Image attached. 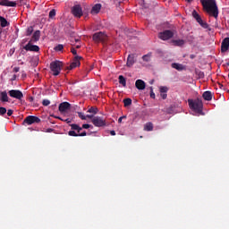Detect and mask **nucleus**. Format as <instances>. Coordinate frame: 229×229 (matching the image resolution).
I'll list each match as a JSON object with an SVG mask.
<instances>
[{"label":"nucleus","instance_id":"f257e3e1","mask_svg":"<svg viewBox=\"0 0 229 229\" xmlns=\"http://www.w3.org/2000/svg\"><path fill=\"white\" fill-rule=\"evenodd\" d=\"M200 3L207 13L210 15V17H214L217 19L219 16V9L217 8V4L216 0H200Z\"/></svg>","mask_w":229,"mask_h":229},{"label":"nucleus","instance_id":"f03ea898","mask_svg":"<svg viewBox=\"0 0 229 229\" xmlns=\"http://www.w3.org/2000/svg\"><path fill=\"white\" fill-rule=\"evenodd\" d=\"M189 106L195 114H199V115H203V102L199 99L192 100L189 99L188 100Z\"/></svg>","mask_w":229,"mask_h":229},{"label":"nucleus","instance_id":"7ed1b4c3","mask_svg":"<svg viewBox=\"0 0 229 229\" xmlns=\"http://www.w3.org/2000/svg\"><path fill=\"white\" fill-rule=\"evenodd\" d=\"M63 65L64 63L61 61H54L50 64V69L54 76H58V74H60Z\"/></svg>","mask_w":229,"mask_h":229},{"label":"nucleus","instance_id":"20e7f679","mask_svg":"<svg viewBox=\"0 0 229 229\" xmlns=\"http://www.w3.org/2000/svg\"><path fill=\"white\" fill-rule=\"evenodd\" d=\"M91 123L96 126V128H103L106 126V120L101 116H94Z\"/></svg>","mask_w":229,"mask_h":229},{"label":"nucleus","instance_id":"39448f33","mask_svg":"<svg viewBox=\"0 0 229 229\" xmlns=\"http://www.w3.org/2000/svg\"><path fill=\"white\" fill-rule=\"evenodd\" d=\"M9 96L10 98H13L14 99H18L19 101H21L22 98H24V94H22V91L19 89L9 90Z\"/></svg>","mask_w":229,"mask_h":229},{"label":"nucleus","instance_id":"423d86ee","mask_svg":"<svg viewBox=\"0 0 229 229\" xmlns=\"http://www.w3.org/2000/svg\"><path fill=\"white\" fill-rule=\"evenodd\" d=\"M192 16L194 17V19H196L197 22H199V24H200V26L202 28H205V29L208 28V24L207 22L203 21V20H201V16H199L198 12L193 11Z\"/></svg>","mask_w":229,"mask_h":229},{"label":"nucleus","instance_id":"0eeeda50","mask_svg":"<svg viewBox=\"0 0 229 229\" xmlns=\"http://www.w3.org/2000/svg\"><path fill=\"white\" fill-rule=\"evenodd\" d=\"M93 40L95 42H105L106 40V34L105 32H97L93 35Z\"/></svg>","mask_w":229,"mask_h":229},{"label":"nucleus","instance_id":"6e6552de","mask_svg":"<svg viewBox=\"0 0 229 229\" xmlns=\"http://www.w3.org/2000/svg\"><path fill=\"white\" fill-rule=\"evenodd\" d=\"M174 34L171 30H165L163 32H160L158 37L161 38V40H169V38H173V36Z\"/></svg>","mask_w":229,"mask_h":229},{"label":"nucleus","instance_id":"1a4fd4ad","mask_svg":"<svg viewBox=\"0 0 229 229\" xmlns=\"http://www.w3.org/2000/svg\"><path fill=\"white\" fill-rule=\"evenodd\" d=\"M24 123L29 125L38 123H40V118H38L37 116H33V115H29L24 120Z\"/></svg>","mask_w":229,"mask_h":229},{"label":"nucleus","instance_id":"9d476101","mask_svg":"<svg viewBox=\"0 0 229 229\" xmlns=\"http://www.w3.org/2000/svg\"><path fill=\"white\" fill-rule=\"evenodd\" d=\"M72 15H74V17H81V15H83V11L81 10V5H74L72 8Z\"/></svg>","mask_w":229,"mask_h":229},{"label":"nucleus","instance_id":"9b49d317","mask_svg":"<svg viewBox=\"0 0 229 229\" xmlns=\"http://www.w3.org/2000/svg\"><path fill=\"white\" fill-rule=\"evenodd\" d=\"M68 110H71V104L68 102H63L59 105V112H61V114H66Z\"/></svg>","mask_w":229,"mask_h":229},{"label":"nucleus","instance_id":"f8f14e48","mask_svg":"<svg viewBox=\"0 0 229 229\" xmlns=\"http://www.w3.org/2000/svg\"><path fill=\"white\" fill-rule=\"evenodd\" d=\"M23 49H25V51H34V53H38V51H40V47H38V46L32 45L31 43L27 44Z\"/></svg>","mask_w":229,"mask_h":229},{"label":"nucleus","instance_id":"ddd939ff","mask_svg":"<svg viewBox=\"0 0 229 229\" xmlns=\"http://www.w3.org/2000/svg\"><path fill=\"white\" fill-rule=\"evenodd\" d=\"M229 49V38H224L221 45V51L226 53Z\"/></svg>","mask_w":229,"mask_h":229},{"label":"nucleus","instance_id":"4468645a","mask_svg":"<svg viewBox=\"0 0 229 229\" xmlns=\"http://www.w3.org/2000/svg\"><path fill=\"white\" fill-rule=\"evenodd\" d=\"M80 60H81V56L76 55L70 65V69H76V67H80Z\"/></svg>","mask_w":229,"mask_h":229},{"label":"nucleus","instance_id":"2eb2a0df","mask_svg":"<svg viewBox=\"0 0 229 229\" xmlns=\"http://www.w3.org/2000/svg\"><path fill=\"white\" fill-rule=\"evenodd\" d=\"M135 87L138 90H144L146 89V82L142 80H137L135 82Z\"/></svg>","mask_w":229,"mask_h":229},{"label":"nucleus","instance_id":"dca6fc26","mask_svg":"<svg viewBox=\"0 0 229 229\" xmlns=\"http://www.w3.org/2000/svg\"><path fill=\"white\" fill-rule=\"evenodd\" d=\"M0 6H11V7H14L17 6V3L15 2H12L10 0H2L0 2Z\"/></svg>","mask_w":229,"mask_h":229},{"label":"nucleus","instance_id":"f3484780","mask_svg":"<svg viewBox=\"0 0 229 229\" xmlns=\"http://www.w3.org/2000/svg\"><path fill=\"white\" fill-rule=\"evenodd\" d=\"M68 134L70 135V137H85L87 135V132L83 131L80 133L78 131L76 132V131H70Z\"/></svg>","mask_w":229,"mask_h":229},{"label":"nucleus","instance_id":"a211bd4d","mask_svg":"<svg viewBox=\"0 0 229 229\" xmlns=\"http://www.w3.org/2000/svg\"><path fill=\"white\" fill-rule=\"evenodd\" d=\"M0 101H2V103H8L9 98L6 91H0Z\"/></svg>","mask_w":229,"mask_h":229},{"label":"nucleus","instance_id":"6ab92c4d","mask_svg":"<svg viewBox=\"0 0 229 229\" xmlns=\"http://www.w3.org/2000/svg\"><path fill=\"white\" fill-rule=\"evenodd\" d=\"M100 10H101V4H95L91 9L92 15H96V13H99Z\"/></svg>","mask_w":229,"mask_h":229},{"label":"nucleus","instance_id":"aec40b11","mask_svg":"<svg viewBox=\"0 0 229 229\" xmlns=\"http://www.w3.org/2000/svg\"><path fill=\"white\" fill-rule=\"evenodd\" d=\"M135 64V58L133 55H129L127 59V67H131Z\"/></svg>","mask_w":229,"mask_h":229},{"label":"nucleus","instance_id":"412c9836","mask_svg":"<svg viewBox=\"0 0 229 229\" xmlns=\"http://www.w3.org/2000/svg\"><path fill=\"white\" fill-rule=\"evenodd\" d=\"M173 69H176V71H183L185 69V66L183 64L174 63L172 64Z\"/></svg>","mask_w":229,"mask_h":229},{"label":"nucleus","instance_id":"4be33fe9","mask_svg":"<svg viewBox=\"0 0 229 229\" xmlns=\"http://www.w3.org/2000/svg\"><path fill=\"white\" fill-rule=\"evenodd\" d=\"M202 97L206 101H212V92L210 91H205Z\"/></svg>","mask_w":229,"mask_h":229},{"label":"nucleus","instance_id":"5701e85b","mask_svg":"<svg viewBox=\"0 0 229 229\" xmlns=\"http://www.w3.org/2000/svg\"><path fill=\"white\" fill-rule=\"evenodd\" d=\"M8 24H10V23H8V21H6V20L4 19V17L0 16V26H1L2 28H6V26H8Z\"/></svg>","mask_w":229,"mask_h":229},{"label":"nucleus","instance_id":"b1692460","mask_svg":"<svg viewBox=\"0 0 229 229\" xmlns=\"http://www.w3.org/2000/svg\"><path fill=\"white\" fill-rule=\"evenodd\" d=\"M32 38L34 42L38 41V39L40 38V30H36L33 34Z\"/></svg>","mask_w":229,"mask_h":229},{"label":"nucleus","instance_id":"393cba45","mask_svg":"<svg viewBox=\"0 0 229 229\" xmlns=\"http://www.w3.org/2000/svg\"><path fill=\"white\" fill-rule=\"evenodd\" d=\"M118 80H119L120 85H123V87H126V79L124 78V76L120 75L118 77Z\"/></svg>","mask_w":229,"mask_h":229},{"label":"nucleus","instance_id":"a878e982","mask_svg":"<svg viewBox=\"0 0 229 229\" xmlns=\"http://www.w3.org/2000/svg\"><path fill=\"white\" fill-rule=\"evenodd\" d=\"M71 128L72 130H75V131H78V133H80V131H81L82 130V128L80 127V125L74 123L71 125Z\"/></svg>","mask_w":229,"mask_h":229},{"label":"nucleus","instance_id":"bb28decb","mask_svg":"<svg viewBox=\"0 0 229 229\" xmlns=\"http://www.w3.org/2000/svg\"><path fill=\"white\" fill-rule=\"evenodd\" d=\"M168 90H169V88H167L166 86H160L159 87L160 94L167 93Z\"/></svg>","mask_w":229,"mask_h":229},{"label":"nucleus","instance_id":"cd10ccee","mask_svg":"<svg viewBox=\"0 0 229 229\" xmlns=\"http://www.w3.org/2000/svg\"><path fill=\"white\" fill-rule=\"evenodd\" d=\"M144 130H146V131H153V123H148L145 125Z\"/></svg>","mask_w":229,"mask_h":229},{"label":"nucleus","instance_id":"c85d7f7f","mask_svg":"<svg viewBox=\"0 0 229 229\" xmlns=\"http://www.w3.org/2000/svg\"><path fill=\"white\" fill-rule=\"evenodd\" d=\"M174 46H183L185 44V41L183 39H176L174 40Z\"/></svg>","mask_w":229,"mask_h":229},{"label":"nucleus","instance_id":"c756f323","mask_svg":"<svg viewBox=\"0 0 229 229\" xmlns=\"http://www.w3.org/2000/svg\"><path fill=\"white\" fill-rule=\"evenodd\" d=\"M98 107H90L88 110V114H93V115H96V114H98Z\"/></svg>","mask_w":229,"mask_h":229},{"label":"nucleus","instance_id":"7c9ffc66","mask_svg":"<svg viewBox=\"0 0 229 229\" xmlns=\"http://www.w3.org/2000/svg\"><path fill=\"white\" fill-rule=\"evenodd\" d=\"M78 115H79L80 119H81V121H87V115H85V114L79 112Z\"/></svg>","mask_w":229,"mask_h":229},{"label":"nucleus","instance_id":"2f4dec72","mask_svg":"<svg viewBox=\"0 0 229 229\" xmlns=\"http://www.w3.org/2000/svg\"><path fill=\"white\" fill-rule=\"evenodd\" d=\"M124 103V106H130V105H131V98H125L123 100Z\"/></svg>","mask_w":229,"mask_h":229},{"label":"nucleus","instance_id":"473e14b6","mask_svg":"<svg viewBox=\"0 0 229 229\" xmlns=\"http://www.w3.org/2000/svg\"><path fill=\"white\" fill-rule=\"evenodd\" d=\"M142 60H144V62H149V60H151V55H145L142 56Z\"/></svg>","mask_w":229,"mask_h":229},{"label":"nucleus","instance_id":"72a5a7b5","mask_svg":"<svg viewBox=\"0 0 229 229\" xmlns=\"http://www.w3.org/2000/svg\"><path fill=\"white\" fill-rule=\"evenodd\" d=\"M42 105L43 106H49V105H51V101H49L48 99H44L42 101Z\"/></svg>","mask_w":229,"mask_h":229},{"label":"nucleus","instance_id":"f704fd0d","mask_svg":"<svg viewBox=\"0 0 229 229\" xmlns=\"http://www.w3.org/2000/svg\"><path fill=\"white\" fill-rule=\"evenodd\" d=\"M55 15H56V11L55 9H52L50 12H49V17L50 19H53V17H55Z\"/></svg>","mask_w":229,"mask_h":229},{"label":"nucleus","instance_id":"c9c22d12","mask_svg":"<svg viewBox=\"0 0 229 229\" xmlns=\"http://www.w3.org/2000/svg\"><path fill=\"white\" fill-rule=\"evenodd\" d=\"M6 114V108L5 107H0V115H4Z\"/></svg>","mask_w":229,"mask_h":229},{"label":"nucleus","instance_id":"e433bc0d","mask_svg":"<svg viewBox=\"0 0 229 229\" xmlns=\"http://www.w3.org/2000/svg\"><path fill=\"white\" fill-rule=\"evenodd\" d=\"M55 51H62L64 49V45H58L55 47Z\"/></svg>","mask_w":229,"mask_h":229},{"label":"nucleus","instance_id":"4c0bfd02","mask_svg":"<svg viewBox=\"0 0 229 229\" xmlns=\"http://www.w3.org/2000/svg\"><path fill=\"white\" fill-rule=\"evenodd\" d=\"M150 98H152V99H155V92H153V88H150Z\"/></svg>","mask_w":229,"mask_h":229},{"label":"nucleus","instance_id":"58836bf2","mask_svg":"<svg viewBox=\"0 0 229 229\" xmlns=\"http://www.w3.org/2000/svg\"><path fill=\"white\" fill-rule=\"evenodd\" d=\"M90 124H89V123H84V124H82V128H84V130H89V128H90Z\"/></svg>","mask_w":229,"mask_h":229},{"label":"nucleus","instance_id":"ea45409f","mask_svg":"<svg viewBox=\"0 0 229 229\" xmlns=\"http://www.w3.org/2000/svg\"><path fill=\"white\" fill-rule=\"evenodd\" d=\"M162 99H167V93H160Z\"/></svg>","mask_w":229,"mask_h":229},{"label":"nucleus","instance_id":"a19ab883","mask_svg":"<svg viewBox=\"0 0 229 229\" xmlns=\"http://www.w3.org/2000/svg\"><path fill=\"white\" fill-rule=\"evenodd\" d=\"M13 114V110L8 109V111H7V115L10 117V116H12Z\"/></svg>","mask_w":229,"mask_h":229},{"label":"nucleus","instance_id":"79ce46f5","mask_svg":"<svg viewBox=\"0 0 229 229\" xmlns=\"http://www.w3.org/2000/svg\"><path fill=\"white\" fill-rule=\"evenodd\" d=\"M30 33H33V28L30 27L27 30V35H30Z\"/></svg>","mask_w":229,"mask_h":229},{"label":"nucleus","instance_id":"37998d69","mask_svg":"<svg viewBox=\"0 0 229 229\" xmlns=\"http://www.w3.org/2000/svg\"><path fill=\"white\" fill-rule=\"evenodd\" d=\"M86 119H91L92 121V119H94V114H87Z\"/></svg>","mask_w":229,"mask_h":229},{"label":"nucleus","instance_id":"c03bdc74","mask_svg":"<svg viewBox=\"0 0 229 229\" xmlns=\"http://www.w3.org/2000/svg\"><path fill=\"white\" fill-rule=\"evenodd\" d=\"M123 119H126V116L123 115V116H121L119 119H118V123H123Z\"/></svg>","mask_w":229,"mask_h":229},{"label":"nucleus","instance_id":"a18cd8bd","mask_svg":"<svg viewBox=\"0 0 229 229\" xmlns=\"http://www.w3.org/2000/svg\"><path fill=\"white\" fill-rule=\"evenodd\" d=\"M72 55H77V51L74 48H72Z\"/></svg>","mask_w":229,"mask_h":229},{"label":"nucleus","instance_id":"49530a36","mask_svg":"<svg viewBox=\"0 0 229 229\" xmlns=\"http://www.w3.org/2000/svg\"><path fill=\"white\" fill-rule=\"evenodd\" d=\"M65 123H67L69 124V123H71V119L67 118L65 120H64Z\"/></svg>","mask_w":229,"mask_h":229},{"label":"nucleus","instance_id":"de8ad7c7","mask_svg":"<svg viewBox=\"0 0 229 229\" xmlns=\"http://www.w3.org/2000/svg\"><path fill=\"white\" fill-rule=\"evenodd\" d=\"M110 133H111V135L114 136V135H115V131H111Z\"/></svg>","mask_w":229,"mask_h":229},{"label":"nucleus","instance_id":"09e8293b","mask_svg":"<svg viewBox=\"0 0 229 229\" xmlns=\"http://www.w3.org/2000/svg\"><path fill=\"white\" fill-rule=\"evenodd\" d=\"M75 42H80V38H75Z\"/></svg>","mask_w":229,"mask_h":229},{"label":"nucleus","instance_id":"8fccbe9b","mask_svg":"<svg viewBox=\"0 0 229 229\" xmlns=\"http://www.w3.org/2000/svg\"><path fill=\"white\" fill-rule=\"evenodd\" d=\"M188 3H192V0H186Z\"/></svg>","mask_w":229,"mask_h":229},{"label":"nucleus","instance_id":"3c124183","mask_svg":"<svg viewBox=\"0 0 229 229\" xmlns=\"http://www.w3.org/2000/svg\"><path fill=\"white\" fill-rule=\"evenodd\" d=\"M150 83H151V84H153V81H150Z\"/></svg>","mask_w":229,"mask_h":229},{"label":"nucleus","instance_id":"603ef678","mask_svg":"<svg viewBox=\"0 0 229 229\" xmlns=\"http://www.w3.org/2000/svg\"><path fill=\"white\" fill-rule=\"evenodd\" d=\"M77 47H80V46H77Z\"/></svg>","mask_w":229,"mask_h":229}]
</instances>
